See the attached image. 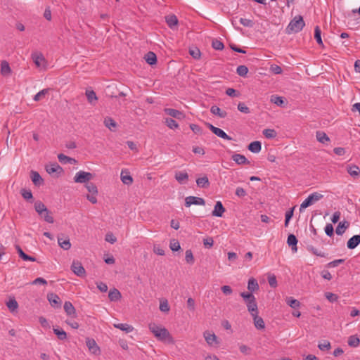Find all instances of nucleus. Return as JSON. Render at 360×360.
Returning <instances> with one entry per match:
<instances>
[{"label":"nucleus","mask_w":360,"mask_h":360,"mask_svg":"<svg viewBox=\"0 0 360 360\" xmlns=\"http://www.w3.org/2000/svg\"><path fill=\"white\" fill-rule=\"evenodd\" d=\"M47 299L51 305V307L57 309L61 307L62 302L58 295L53 292H49L47 294Z\"/></svg>","instance_id":"0eeeda50"},{"label":"nucleus","mask_w":360,"mask_h":360,"mask_svg":"<svg viewBox=\"0 0 360 360\" xmlns=\"http://www.w3.org/2000/svg\"><path fill=\"white\" fill-rule=\"evenodd\" d=\"M185 259L188 264L194 263V257L191 250H187L185 253Z\"/></svg>","instance_id":"13d9d810"},{"label":"nucleus","mask_w":360,"mask_h":360,"mask_svg":"<svg viewBox=\"0 0 360 360\" xmlns=\"http://www.w3.org/2000/svg\"><path fill=\"white\" fill-rule=\"evenodd\" d=\"M210 112L214 115H217L218 117L221 118H224L227 116V112L224 110H221L219 107L217 105H212L210 108Z\"/></svg>","instance_id":"c85d7f7f"},{"label":"nucleus","mask_w":360,"mask_h":360,"mask_svg":"<svg viewBox=\"0 0 360 360\" xmlns=\"http://www.w3.org/2000/svg\"><path fill=\"white\" fill-rule=\"evenodd\" d=\"M259 288V287L257 281L254 278H250L248 283V290L250 291L249 292L252 293L253 292L258 290Z\"/></svg>","instance_id":"bb28decb"},{"label":"nucleus","mask_w":360,"mask_h":360,"mask_svg":"<svg viewBox=\"0 0 360 360\" xmlns=\"http://www.w3.org/2000/svg\"><path fill=\"white\" fill-rule=\"evenodd\" d=\"M165 20H166L167 25L170 28H173L174 26L177 25L178 22H179L176 16L174 14L169 15L166 16Z\"/></svg>","instance_id":"7c9ffc66"},{"label":"nucleus","mask_w":360,"mask_h":360,"mask_svg":"<svg viewBox=\"0 0 360 360\" xmlns=\"http://www.w3.org/2000/svg\"><path fill=\"white\" fill-rule=\"evenodd\" d=\"M120 177L124 184L131 185L133 183V178L127 170H122Z\"/></svg>","instance_id":"412c9836"},{"label":"nucleus","mask_w":360,"mask_h":360,"mask_svg":"<svg viewBox=\"0 0 360 360\" xmlns=\"http://www.w3.org/2000/svg\"><path fill=\"white\" fill-rule=\"evenodd\" d=\"M285 302L288 305H289L290 307H292L293 309H297V308L300 307V301H298L296 299H294L292 297H287L285 299Z\"/></svg>","instance_id":"ea45409f"},{"label":"nucleus","mask_w":360,"mask_h":360,"mask_svg":"<svg viewBox=\"0 0 360 360\" xmlns=\"http://www.w3.org/2000/svg\"><path fill=\"white\" fill-rule=\"evenodd\" d=\"M316 137L318 141L322 143H325L330 141L328 136L325 132L321 131H316Z\"/></svg>","instance_id":"72a5a7b5"},{"label":"nucleus","mask_w":360,"mask_h":360,"mask_svg":"<svg viewBox=\"0 0 360 360\" xmlns=\"http://www.w3.org/2000/svg\"><path fill=\"white\" fill-rule=\"evenodd\" d=\"M71 269L77 276L84 277L86 274L84 268L82 265L81 262L78 261H73Z\"/></svg>","instance_id":"1a4fd4ad"},{"label":"nucleus","mask_w":360,"mask_h":360,"mask_svg":"<svg viewBox=\"0 0 360 360\" xmlns=\"http://www.w3.org/2000/svg\"><path fill=\"white\" fill-rule=\"evenodd\" d=\"M314 38L319 45L323 46L321 39V31L319 26H316L314 29Z\"/></svg>","instance_id":"37998d69"},{"label":"nucleus","mask_w":360,"mask_h":360,"mask_svg":"<svg viewBox=\"0 0 360 360\" xmlns=\"http://www.w3.org/2000/svg\"><path fill=\"white\" fill-rule=\"evenodd\" d=\"M192 205H205V201L203 198L195 196H188L185 198V205L190 207Z\"/></svg>","instance_id":"6e6552de"},{"label":"nucleus","mask_w":360,"mask_h":360,"mask_svg":"<svg viewBox=\"0 0 360 360\" xmlns=\"http://www.w3.org/2000/svg\"><path fill=\"white\" fill-rule=\"evenodd\" d=\"M248 148L252 153H258L262 149L261 142L259 141H252L248 145Z\"/></svg>","instance_id":"393cba45"},{"label":"nucleus","mask_w":360,"mask_h":360,"mask_svg":"<svg viewBox=\"0 0 360 360\" xmlns=\"http://www.w3.org/2000/svg\"><path fill=\"white\" fill-rule=\"evenodd\" d=\"M196 184L200 188H205L210 186V181L206 176L197 179Z\"/></svg>","instance_id":"473e14b6"},{"label":"nucleus","mask_w":360,"mask_h":360,"mask_svg":"<svg viewBox=\"0 0 360 360\" xmlns=\"http://www.w3.org/2000/svg\"><path fill=\"white\" fill-rule=\"evenodd\" d=\"M34 209L41 217H43V214H46V216H44V221L51 224L54 222L53 217L49 214V210L42 202L39 200L36 201L34 202Z\"/></svg>","instance_id":"20e7f679"},{"label":"nucleus","mask_w":360,"mask_h":360,"mask_svg":"<svg viewBox=\"0 0 360 360\" xmlns=\"http://www.w3.org/2000/svg\"><path fill=\"white\" fill-rule=\"evenodd\" d=\"M108 297L110 301L117 302L120 300L122 295L120 292L117 289L113 288L109 291Z\"/></svg>","instance_id":"a878e982"},{"label":"nucleus","mask_w":360,"mask_h":360,"mask_svg":"<svg viewBox=\"0 0 360 360\" xmlns=\"http://www.w3.org/2000/svg\"><path fill=\"white\" fill-rule=\"evenodd\" d=\"M231 159L238 165L250 164V161L241 154H233Z\"/></svg>","instance_id":"b1692460"},{"label":"nucleus","mask_w":360,"mask_h":360,"mask_svg":"<svg viewBox=\"0 0 360 360\" xmlns=\"http://www.w3.org/2000/svg\"><path fill=\"white\" fill-rule=\"evenodd\" d=\"M347 343L352 347H357L360 344V340L357 335H351L348 339Z\"/></svg>","instance_id":"79ce46f5"},{"label":"nucleus","mask_w":360,"mask_h":360,"mask_svg":"<svg viewBox=\"0 0 360 360\" xmlns=\"http://www.w3.org/2000/svg\"><path fill=\"white\" fill-rule=\"evenodd\" d=\"M213 133L217 136L225 140L231 141L233 139L231 136L227 135L222 129L218 127H216L215 129H213Z\"/></svg>","instance_id":"e433bc0d"},{"label":"nucleus","mask_w":360,"mask_h":360,"mask_svg":"<svg viewBox=\"0 0 360 360\" xmlns=\"http://www.w3.org/2000/svg\"><path fill=\"white\" fill-rule=\"evenodd\" d=\"M58 243L59 246L65 250H68L71 248V243L68 236L64 239L63 237H58Z\"/></svg>","instance_id":"aec40b11"},{"label":"nucleus","mask_w":360,"mask_h":360,"mask_svg":"<svg viewBox=\"0 0 360 360\" xmlns=\"http://www.w3.org/2000/svg\"><path fill=\"white\" fill-rule=\"evenodd\" d=\"M93 178V174L90 172L79 171L76 173L74 180L76 183H88Z\"/></svg>","instance_id":"423d86ee"},{"label":"nucleus","mask_w":360,"mask_h":360,"mask_svg":"<svg viewBox=\"0 0 360 360\" xmlns=\"http://www.w3.org/2000/svg\"><path fill=\"white\" fill-rule=\"evenodd\" d=\"M104 124L110 130H112V128H115L117 126L115 121L112 118L109 117L105 118Z\"/></svg>","instance_id":"49530a36"},{"label":"nucleus","mask_w":360,"mask_h":360,"mask_svg":"<svg viewBox=\"0 0 360 360\" xmlns=\"http://www.w3.org/2000/svg\"><path fill=\"white\" fill-rule=\"evenodd\" d=\"M20 194L22 195V198L25 200H26L27 201H29L30 202H32L33 201V195H32V193L30 190L22 188L20 190Z\"/></svg>","instance_id":"58836bf2"},{"label":"nucleus","mask_w":360,"mask_h":360,"mask_svg":"<svg viewBox=\"0 0 360 360\" xmlns=\"http://www.w3.org/2000/svg\"><path fill=\"white\" fill-rule=\"evenodd\" d=\"M212 46L215 50H219V51L223 50V49L224 48V44L217 39H214L212 41Z\"/></svg>","instance_id":"4d7b16f0"},{"label":"nucleus","mask_w":360,"mask_h":360,"mask_svg":"<svg viewBox=\"0 0 360 360\" xmlns=\"http://www.w3.org/2000/svg\"><path fill=\"white\" fill-rule=\"evenodd\" d=\"M203 336L207 342V343L210 346H213L214 344L217 345V338L214 333H210L209 331H205L203 334Z\"/></svg>","instance_id":"f3484780"},{"label":"nucleus","mask_w":360,"mask_h":360,"mask_svg":"<svg viewBox=\"0 0 360 360\" xmlns=\"http://www.w3.org/2000/svg\"><path fill=\"white\" fill-rule=\"evenodd\" d=\"M264 136L267 139H274L276 136L277 133L274 129H265L263 131Z\"/></svg>","instance_id":"de8ad7c7"},{"label":"nucleus","mask_w":360,"mask_h":360,"mask_svg":"<svg viewBox=\"0 0 360 360\" xmlns=\"http://www.w3.org/2000/svg\"><path fill=\"white\" fill-rule=\"evenodd\" d=\"M46 171L49 174H53L55 173L59 174L63 172V168L57 162H53L46 166Z\"/></svg>","instance_id":"9b49d317"},{"label":"nucleus","mask_w":360,"mask_h":360,"mask_svg":"<svg viewBox=\"0 0 360 360\" xmlns=\"http://www.w3.org/2000/svg\"><path fill=\"white\" fill-rule=\"evenodd\" d=\"M305 26L302 16L296 15L288 24L285 29L287 34L297 33Z\"/></svg>","instance_id":"7ed1b4c3"},{"label":"nucleus","mask_w":360,"mask_h":360,"mask_svg":"<svg viewBox=\"0 0 360 360\" xmlns=\"http://www.w3.org/2000/svg\"><path fill=\"white\" fill-rule=\"evenodd\" d=\"M58 160L63 164H67V163L73 164L77 162L75 159L70 158L63 153L58 154Z\"/></svg>","instance_id":"2f4dec72"},{"label":"nucleus","mask_w":360,"mask_h":360,"mask_svg":"<svg viewBox=\"0 0 360 360\" xmlns=\"http://www.w3.org/2000/svg\"><path fill=\"white\" fill-rule=\"evenodd\" d=\"M165 112L172 117H174V118H176V119H182L184 117V114L182 112L178 110H176V109H173V108H165L164 110Z\"/></svg>","instance_id":"6ab92c4d"},{"label":"nucleus","mask_w":360,"mask_h":360,"mask_svg":"<svg viewBox=\"0 0 360 360\" xmlns=\"http://www.w3.org/2000/svg\"><path fill=\"white\" fill-rule=\"evenodd\" d=\"M16 250L19 255V257L25 261H31V262H35L36 258L29 256L27 254H25L23 250L21 249V248L19 245L15 246Z\"/></svg>","instance_id":"cd10ccee"},{"label":"nucleus","mask_w":360,"mask_h":360,"mask_svg":"<svg viewBox=\"0 0 360 360\" xmlns=\"http://www.w3.org/2000/svg\"><path fill=\"white\" fill-rule=\"evenodd\" d=\"M346 170L354 179H358L360 176V168L356 165L352 164L347 165Z\"/></svg>","instance_id":"f8f14e48"},{"label":"nucleus","mask_w":360,"mask_h":360,"mask_svg":"<svg viewBox=\"0 0 360 360\" xmlns=\"http://www.w3.org/2000/svg\"><path fill=\"white\" fill-rule=\"evenodd\" d=\"M240 22L245 27H253L254 25V22L252 20H249V19H246V18H241L240 19Z\"/></svg>","instance_id":"774afa93"},{"label":"nucleus","mask_w":360,"mask_h":360,"mask_svg":"<svg viewBox=\"0 0 360 360\" xmlns=\"http://www.w3.org/2000/svg\"><path fill=\"white\" fill-rule=\"evenodd\" d=\"M86 345L91 353L94 354H100V348L94 339L86 338Z\"/></svg>","instance_id":"9d476101"},{"label":"nucleus","mask_w":360,"mask_h":360,"mask_svg":"<svg viewBox=\"0 0 360 360\" xmlns=\"http://www.w3.org/2000/svg\"><path fill=\"white\" fill-rule=\"evenodd\" d=\"M150 332L155 335V337L161 341L169 339L172 340V337L168 330L164 327L157 325L155 323H151L148 326Z\"/></svg>","instance_id":"f03ea898"},{"label":"nucleus","mask_w":360,"mask_h":360,"mask_svg":"<svg viewBox=\"0 0 360 360\" xmlns=\"http://www.w3.org/2000/svg\"><path fill=\"white\" fill-rule=\"evenodd\" d=\"M325 297L330 302H336L338 299V296L337 295L329 292L325 293Z\"/></svg>","instance_id":"338daca9"},{"label":"nucleus","mask_w":360,"mask_h":360,"mask_svg":"<svg viewBox=\"0 0 360 360\" xmlns=\"http://www.w3.org/2000/svg\"><path fill=\"white\" fill-rule=\"evenodd\" d=\"M359 244L360 235H354L348 240L347 243V246L349 249L352 250L356 248Z\"/></svg>","instance_id":"a211bd4d"},{"label":"nucleus","mask_w":360,"mask_h":360,"mask_svg":"<svg viewBox=\"0 0 360 360\" xmlns=\"http://www.w3.org/2000/svg\"><path fill=\"white\" fill-rule=\"evenodd\" d=\"M165 124L169 128L172 129H177L179 127V124L172 118H166Z\"/></svg>","instance_id":"3c124183"},{"label":"nucleus","mask_w":360,"mask_h":360,"mask_svg":"<svg viewBox=\"0 0 360 360\" xmlns=\"http://www.w3.org/2000/svg\"><path fill=\"white\" fill-rule=\"evenodd\" d=\"M49 89H42L41 91H39L34 96V100L35 101H40L41 99H42V98H44L49 92Z\"/></svg>","instance_id":"864d4df0"},{"label":"nucleus","mask_w":360,"mask_h":360,"mask_svg":"<svg viewBox=\"0 0 360 360\" xmlns=\"http://www.w3.org/2000/svg\"><path fill=\"white\" fill-rule=\"evenodd\" d=\"M32 58H33L34 63H35V65L37 67H40L41 62L44 60V58L43 57V56L41 54H34L32 56Z\"/></svg>","instance_id":"052dcab7"},{"label":"nucleus","mask_w":360,"mask_h":360,"mask_svg":"<svg viewBox=\"0 0 360 360\" xmlns=\"http://www.w3.org/2000/svg\"><path fill=\"white\" fill-rule=\"evenodd\" d=\"M240 297L243 299L247 307L248 311L252 315L258 314V307L255 295L251 292H242L240 293Z\"/></svg>","instance_id":"f257e3e1"},{"label":"nucleus","mask_w":360,"mask_h":360,"mask_svg":"<svg viewBox=\"0 0 360 360\" xmlns=\"http://www.w3.org/2000/svg\"><path fill=\"white\" fill-rule=\"evenodd\" d=\"M174 176L175 179L181 184H186L188 179V174L185 171H176Z\"/></svg>","instance_id":"4468645a"},{"label":"nucleus","mask_w":360,"mask_h":360,"mask_svg":"<svg viewBox=\"0 0 360 360\" xmlns=\"http://www.w3.org/2000/svg\"><path fill=\"white\" fill-rule=\"evenodd\" d=\"M53 333L56 335L57 338L60 340H65L67 339V333L63 329L58 328H53Z\"/></svg>","instance_id":"a19ab883"},{"label":"nucleus","mask_w":360,"mask_h":360,"mask_svg":"<svg viewBox=\"0 0 360 360\" xmlns=\"http://www.w3.org/2000/svg\"><path fill=\"white\" fill-rule=\"evenodd\" d=\"M63 307L67 315L74 318L77 317L75 308L70 302H65Z\"/></svg>","instance_id":"dca6fc26"},{"label":"nucleus","mask_w":360,"mask_h":360,"mask_svg":"<svg viewBox=\"0 0 360 360\" xmlns=\"http://www.w3.org/2000/svg\"><path fill=\"white\" fill-rule=\"evenodd\" d=\"M318 347L319 348L320 350L325 351V350H329L330 349L331 346H330V343L328 341L325 340V341H323V342L319 343L318 345Z\"/></svg>","instance_id":"69168bd1"},{"label":"nucleus","mask_w":360,"mask_h":360,"mask_svg":"<svg viewBox=\"0 0 360 360\" xmlns=\"http://www.w3.org/2000/svg\"><path fill=\"white\" fill-rule=\"evenodd\" d=\"M349 223L347 221L340 222L338 225L335 232L338 235H342L345 233V230L348 228Z\"/></svg>","instance_id":"4c0bfd02"},{"label":"nucleus","mask_w":360,"mask_h":360,"mask_svg":"<svg viewBox=\"0 0 360 360\" xmlns=\"http://www.w3.org/2000/svg\"><path fill=\"white\" fill-rule=\"evenodd\" d=\"M251 316L253 319L255 326L259 330L264 329L265 324L263 319L259 316L258 314H254Z\"/></svg>","instance_id":"5701e85b"},{"label":"nucleus","mask_w":360,"mask_h":360,"mask_svg":"<svg viewBox=\"0 0 360 360\" xmlns=\"http://www.w3.org/2000/svg\"><path fill=\"white\" fill-rule=\"evenodd\" d=\"M236 72L240 77H246L248 72V68L243 65H239L237 68Z\"/></svg>","instance_id":"09e8293b"},{"label":"nucleus","mask_w":360,"mask_h":360,"mask_svg":"<svg viewBox=\"0 0 360 360\" xmlns=\"http://www.w3.org/2000/svg\"><path fill=\"white\" fill-rule=\"evenodd\" d=\"M85 94L88 102L94 105L98 100V97L96 96L95 91L93 90H86Z\"/></svg>","instance_id":"c756f323"},{"label":"nucleus","mask_w":360,"mask_h":360,"mask_svg":"<svg viewBox=\"0 0 360 360\" xmlns=\"http://www.w3.org/2000/svg\"><path fill=\"white\" fill-rule=\"evenodd\" d=\"M114 327L126 333H130L134 330V327L127 323H115Z\"/></svg>","instance_id":"f704fd0d"},{"label":"nucleus","mask_w":360,"mask_h":360,"mask_svg":"<svg viewBox=\"0 0 360 360\" xmlns=\"http://www.w3.org/2000/svg\"><path fill=\"white\" fill-rule=\"evenodd\" d=\"M307 250L312 252L314 255L321 257H326L327 254H326L323 252L319 251L318 249L315 248L313 246H309L307 248Z\"/></svg>","instance_id":"8fccbe9b"},{"label":"nucleus","mask_w":360,"mask_h":360,"mask_svg":"<svg viewBox=\"0 0 360 360\" xmlns=\"http://www.w3.org/2000/svg\"><path fill=\"white\" fill-rule=\"evenodd\" d=\"M11 70L8 63L2 61L1 64V72L3 75H8L11 73Z\"/></svg>","instance_id":"c03bdc74"},{"label":"nucleus","mask_w":360,"mask_h":360,"mask_svg":"<svg viewBox=\"0 0 360 360\" xmlns=\"http://www.w3.org/2000/svg\"><path fill=\"white\" fill-rule=\"evenodd\" d=\"M170 309L169 305L167 300H163L160 301V310L162 312L167 313Z\"/></svg>","instance_id":"603ef678"},{"label":"nucleus","mask_w":360,"mask_h":360,"mask_svg":"<svg viewBox=\"0 0 360 360\" xmlns=\"http://www.w3.org/2000/svg\"><path fill=\"white\" fill-rule=\"evenodd\" d=\"M344 262H345V259H335V260H333V261L328 263L326 264V266L328 268H334V267L338 266L339 264L344 263Z\"/></svg>","instance_id":"680f3d73"},{"label":"nucleus","mask_w":360,"mask_h":360,"mask_svg":"<svg viewBox=\"0 0 360 360\" xmlns=\"http://www.w3.org/2000/svg\"><path fill=\"white\" fill-rule=\"evenodd\" d=\"M86 188L91 194H97L98 193L97 187L94 183H91V182L87 183L86 184Z\"/></svg>","instance_id":"5fc2aeb1"},{"label":"nucleus","mask_w":360,"mask_h":360,"mask_svg":"<svg viewBox=\"0 0 360 360\" xmlns=\"http://www.w3.org/2000/svg\"><path fill=\"white\" fill-rule=\"evenodd\" d=\"M288 245L291 247L292 251L296 252L297 251V239L294 234H290L287 239Z\"/></svg>","instance_id":"4be33fe9"},{"label":"nucleus","mask_w":360,"mask_h":360,"mask_svg":"<svg viewBox=\"0 0 360 360\" xmlns=\"http://www.w3.org/2000/svg\"><path fill=\"white\" fill-rule=\"evenodd\" d=\"M6 306L11 311H14L18 309V304L15 298H12L6 302Z\"/></svg>","instance_id":"a18cd8bd"},{"label":"nucleus","mask_w":360,"mask_h":360,"mask_svg":"<svg viewBox=\"0 0 360 360\" xmlns=\"http://www.w3.org/2000/svg\"><path fill=\"white\" fill-rule=\"evenodd\" d=\"M169 247L172 251H178L181 249L180 244L176 239L171 240Z\"/></svg>","instance_id":"bf43d9fd"},{"label":"nucleus","mask_w":360,"mask_h":360,"mask_svg":"<svg viewBox=\"0 0 360 360\" xmlns=\"http://www.w3.org/2000/svg\"><path fill=\"white\" fill-rule=\"evenodd\" d=\"M238 110L240 111L241 112L249 114L250 112V110L248 107L245 105L244 103L240 102L238 104Z\"/></svg>","instance_id":"0e129e2a"},{"label":"nucleus","mask_w":360,"mask_h":360,"mask_svg":"<svg viewBox=\"0 0 360 360\" xmlns=\"http://www.w3.org/2000/svg\"><path fill=\"white\" fill-rule=\"evenodd\" d=\"M225 212V208L224 207L221 201H217L214 205V210L212 212V214L214 217H221Z\"/></svg>","instance_id":"2eb2a0df"},{"label":"nucleus","mask_w":360,"mask_h":360,"mask_svg":"<svg viewBox=\"0 0 360 360\" xmlns=\"http://www.w3.org/2000/svg\"><path fill=\"white\" fill-rule=\"evenodd\" d=\"M189 53L195 59H199L201 55L200 51L198 48L190 49Z\"/></svg>","instance_id":"e2e57ef3"},{"label":"nucleus","mask_w":360,"mask_h":360,"mask_svg":"<svg viewBox=\"0 0 360 360\" xmlns=\"http://www.w3.org/2000/svg\"><path fill=\"white\" fill-rule=\"evenodd\" d=\"M30 178L32 179V181L36 186L39 187L40 186L44 184V179L40 176L39 172H37L36 171H33V170L31 171Z\"/></svg>","instance_id":"ddd939ff"},{"label":"nucleus","mask_w":360,"mask_h":360,"mask_svg":"<svg viewBox=\"0 0 360 360\" xmlns=\"http://www.w3.org/2000/svg\"><path fill=\"white\" fill-rule=\"evenodd\" d=\"M294 210H295V207H292L291 209H290L289 210H288L285 212V227H287L288 226V223L293 216Z\"/></svg>","instance_id":"6e6d98bb"},{"label":"nucleus","mask_w":360,"mask_h":360,"mask_svg":"<svg viewBox=\"0 0 360 360\" xmlns=\"http://www.w3.org/2000/svg\"><path fill=\"white\" fill-rule=\"evenodd\" d=\"M144 58L146 63L149 65H154L157 62L156 55L151 51H149L148 53H146Z\"/></svg>","instance_id":"c9c22d12"},{"label":"nucleus","mask_w":360,"mask_h":360,"mask_svg":"<svg viewBox=\"0 0 360 360\" xmlns=\"http://www.w3.org/2000/svg\"><path fill=\"white\" fill-rule=\"evenodd\" d=\"M323 195L318 192L310 194L300 205V211L302 212L303 210L323 198Z\"/></svg>","instance_id":"39448f33"}]
</instances>
